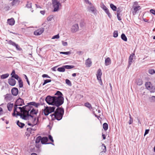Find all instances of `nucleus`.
Here are the masks:
<instances>
[{
	"instance_id": "nucleus-1",
	"label": "nucleus",
	"mask_w": 155,
	"mask_h": 155,
	"mask_svg": "<svg viewBox=\"0 0 155 155\" xmlns=\"http://www.w3.org/2000/svg\"><path fill=\"white\" fill-rule=\"evenodd\" d=\"M64 100L63 97H57L48 95L45 98V101L48 104L58 108L63 103Z\"/></svg>"
},
{
	"instance_id": "nucleus-2",
	"label": "nucleus",
	"mask_w": 155,
	"mask_h": 155,
	"mask_svg": "<svg viewBox=\"0 0 155 155\" xmlns=\"http://www.w3.org/2000/svg\"><path fill=\"white\" fill-rule=\"evenodd\" d=\"M64 113V110L62 107H58L56 109L54 114L50 115L51 117L54 118L58 120H61L62 118Z\"/></svg>"
},
{
	"instance_id": "nucleus-3",
	"label": "nucleus",
	"mask_w": 155,
	"mask_h": 155,
	"mask_svg": "<svg viewBox=\"0 0 155 155\" xmlns=\"http://www.w3.org/2000/svg\"><path fill=\"white\" fill-rule=\"evenodd\" d=\"M56 107L54 106L52 107H46L44 110V114L45 115L47 116L49 114L55 111Z\"/></svg>"
},
{
	"instance_id": "nucleus-4",
	"label": "nucleus",
	"mask_w": 155,
	"mask_h": 155,
	"mask_svg": "<svg viewBox=\"0 0 155 155\" xmlns=\"http://www.w3.org/2000/svg\"><path fill=\"white\" fill-rule=\"evenodd\" d=\"M87 11L91 12L94 15H97V10L93 4L88 6L87 7Z\"/></svg>"
},
{
	"instance_id": "nucleus-5",
	"label": "nucleus",
	"mask_w": 155,
	"mask_h": 155,
	"mask_svg": "<svg viewBox=\"0 0 155 155\" xmlns=\"http://www.w3.org/2000/svg\"><path fill=\"white\" fill-rule=\"evenodd\" d=\"M52 5L54 8L53 11L57 12L58 10L59 6H61V5L57 0H52Z\"/></svg>"
},
{
	"instance_id": "nucleus-6",
	"label": "nucleus",
	"mask_w": 155,
	"mask_h": 155,
	"mask_svg": "<svg viewBox=\"0 0 155 155\" xmlns=\"http://www.w3.org/2000/svg\"><path fill=\"white\" fill-rule=\"evenodd\" d=\"M30 116V114H29V113H26L24 111L22 113L20 117L23 119L27 120L29 119Z\"/></svg>"
},
{
	"instance_id": "nucleus-7",
	"label": "nucleus",
	"mask_w": 155,
	"mask_h": 155,
	"mask_svg": "<svg viewBox=\"0 0 155 155\" xmlns=\"http://www.w3.org/2000/svg\"><path fill=\"white\" fill-rule=\"evenodd\" d=\"M36 118L34 117V116L31 115L30 114V117H29V119L28 120H31V121H30V122L32 123L33 124L36 123V125L38 122V118H37V121H36Z\"/></svg>"
},
{
	"instance_id": "nucleus-8",
	"label": "nucleus",
	"mask_w": 155,
	"mask_h": 155,
	"mask_svg": "<svg viewBox=\"0 0 155 155\" xmlns=\"http://www.w3.org/2000/svg\"><path fill=\"white\" fill-rule=\"evenodd\" d=\"M79 30V26L78 24H76L73 25L71 28V31L72 33H75Z\"/></svg>"
},
{
	"instance_id": "nucleus-9",
	"label": "nucleus",
	"mask_w": 155,
	"mask_h": 155,
	"mask_svg": "<svg viewBox=\"0 0 155 155\" xmlns=\"http://www.w3.org/2000/svg\"><path fill=\"white\" fill-rule=\"evenodd\" d=\"M44 31V28H40L36 30L34 32V34L36 35H41Z\"/></svg>"
},
{
	"instance_id": "nucleus-10",
	"label": "nucleus",
	"mask_w": 155,
	"mask_h": 155,
	"mask_svg": "<svg viewBox=\"0 0 155 155\" xmlns=\"http://www.w3.org/2000/svg\"><path fill=\"white\" fill-rule=\"evenodd\" d=\"M4 96L5 100L7 102L11 101L13 99V97L11 94H7Z\"/></svg>"
},
{
	"instance_id": "nucleus-11",
	"label": "nucleus",
	"mask_w": 155,
	"mask_h": 155,
	"mask_svg": "<svg viewBox=\"0 0 155 155\" xmlns=\"http://www.w3.org/2000/svg\"><path fill=\"white\" fill-rule=\"evenodd\" d=\"M15 104L18 106H21L25 104L23 100L20 98L17 100Z\"/></svg>"
},
{
	"instance_id": "nucleus-12",
	"label": "nucleus",
	"mask_w": 155,
	"mask_h": 155,
	"mask_svg": "<svg viewBox=\"0 0 155 155\" xmlns=\"http://www.w3.org/2000/svg\"><path fill=\"white\" fill-rule=\"evenodd\" d=\"M48 138L47 137H41V143L42 144H51L53 145H54V144L52 143H47L48 141Z\"/></svg>"
},
{
	"instance_id": "nucleus-13",
	"label": "nucleus",
	"mask_w": 155,
	"mask_h": 155,
	"mask_svg": "<svg viewBox=\"0 0 155 155\" xmlns=\"http://www.w3.org/2000/svg\"><path fill=\"white\" fill-rule=\"evenodd\" d=\"M134 55H135V54L133 53L130 55L129 57L128 64V68L130 66L131 63L133 62V58Z\"/></svg>"
},
{
	"instance_id": "nucleus-14",
	"label": "nucleus",
	"mask_w": 155,
	"mask_h": 155,
	"mask_svg": "<svg viewBox=\"0 0 155 155\" xmlns=\"http://www.w3.org/2000/svg\"><path fill=\"white\" fill-rule=\"evenodd\" d=\"M145 87L147 89L149 90L150 91H152V87L150 82H147L145 84Z\"/></svg>"
},
{
	"instance_id": "nucleus-15",
	"label": "nucleus",
	"mask_w": 155,
	"mask_h": 155,
	"mask_svg": "<svg viewBox=\"0 0 155 155\" xmlns=\"http://www.w3.org/2000/svg\"><path fill=\"white\" fill-rule=\"evenodd\" d=\"M18 89L16 87H14L12 89L11 92L12 95L14 96H17L18 94Z\"/></svg>"
},
{
	"instance_id": "nucleus-16",
	"label": "nucleus",
	"mask_w": 155,
	"mask_h": 155,
	"mask_svg": "<svg viewBox=\"0 0 155 155\" xmlns=\"http://www.w3.org/2000/svg\"><path fill=\"white\" fill-rule=\"evenodd\" d=\"M16 81L13 78H9L8 80V83L9 85L12 86H14L16 84Z\"/></svg>"
},
{
	"instance_id": "nucleus-17",
	"label": "nucleus",
	"mask_w": 155,
	"mask_h": 155,
	"mask_svg": "<svg viewBox=\"0 0 155 155\" xmlns=\"http://www.w3.org/2000/svg\"><path fill=\"white\" fill-rule=\"evenodd\" d=\"M102 75V72L101 69H99L97 71L96 74L97 79H100L101 78V76Z\"/></svg>"
},
{
	"instance_id": "nucleus-18",
	"label": "nucleus",
	"mask_w": 155,
	"mask_h": 155,
	"mask_svg": "<svg viewBox=\"0 0 155 155\" xmlns=\"http://www.w3.org/2000/svg\"><path fill=\"white\" fill-rule=\"evenodd\" d=\"M91 64L92 61L91 59L88 58L86 60L85 64L87 67H90L91 65Z\"/></svg>"
},
{
	"instance_id": "nucleus-19",
	"label": "nucleus",
	"mask_w": 155,
	"mask_h": 155,
	"mask_svg": "<svg viewBox=\"0 0 155 155\" xmlns=\"http://www.w3.org/2000/svg\"><path fill=\"white\" fill-rule=\"evenodd\" d=\"M29 105L25 106L22 107L23 109L24 110V111L26 113H29L30 109V107L29 106Z\"/></svg>"
},
{
	"instance_id": "nucleus-20",
	"label": "nucleus",
	"mask_w": 155,
	"mask_h": 155,
	"mask_svg": "<svg viewBox=\"0 0 155 155\" xmlns=\"http://www.w3.org/2000/svg\"><path fill=\"white\" fill-rule=\"evenodd\" d=\"M28 104L34 106L36 107H38L40 105V103H36L35 102H30L28 103Z\"/></svg>"
},
{
	"instance_id": "nucleus-21",
	"label": "nucleus",
	"mask_w": 155,
	"mask_h": 155,
	"mask_svg": "<svg viewBox=\"0 0 155 155\" xmlns=\"http://www.w3.org/2000/svg\"><path fill=\"white\" fill-rule=\"evenodd\" d=\"M111 63V60L110 58L107 57L105 60V64L106 66L110 65Z\"/></svg>"
},
{
	"instance_id": "nucleus-22",
	"label": "nucleus",
	"mask_w": 155,
	"mask_h": 155,
	"mask_svg": "<svg viewBox=\"0 0 155 155\" xmlns=\"http://www.w3.org/2000/svg\"><path fill=\"white\" fill-rule=\"evenodd\" d=\"M8 23L11 25H13L15 23V21L14 19L13 18L9 19L8 20Z\"/></svg>"
},
{
	"instance_id": "nucleus-23",
	"label": "nucleus",
	"mask_w": 155,
	"mask_h": 155,
	"mask_svg": "<svg viewBox=\"0 0 155 155\" xmlns=\"http://www.w3.org/2000/svg\"><path fill=\"white\" fill-rule=\"evenodd\" d=\"M13 106V104L8 103L7 104V108L8 109V110L9 111H11L12 109Z\"/></svg>"
},
{
	"instance_id": "nucleus-24",
	"label": "nucleus",
	"mask_w": 155,
	"mask_h": 155,
	"mask_svg": "<svg viewBox=\"0 0 155 155\" xmlns=\"http://www.w3.org/2000/svg\"><path fill=\"white\" fill-rule=\"evenodd\" d=\"M18 106L15 104L14 108V112L12 114V115L13 116H15L16 115L15 112L17 111V108H18V107H17Z\"/></svg>"
},
{
	"instance_id": "nucleus-25",
	"label": "nucleus",
	"mask_w": 155,
	"mask_h": 155,
	"mask_svg": "<svg viewBox=\"0 0 155 155\" xmlns=\"http://www.w3.org/2000/svg\"><path fill=\"white\" fill-rule=\"evenodd\" d=\"M17 125L20 128H22L25 126V124L20 122L19 120H18L17 122Z\"/></svg>"
},
{
	"instance_id": "nucleus-26",
	"label": "nucleus",
	"mask_w": 155,
	"mask_h": 155,
	"mask_svg": "<svg viewBox=\"0 0 155 155\" xmlns=\"http://www.w3.org/2000/svg\"><path fill=\"white\" fill-rule=\"evenodd\" d=\"M38 112V110H36L35 109L33 108L31 111L30 114H31V115L32 114H36Z\"/></svg>"
},
{
	"instance_id": "nucleus-27",
	"label": "nucleus",
	"mask_w": 155,
	"mask_h": 155,
	"mask_svg": "<svg viewBox=\"0 0 155 155\" xmlns=\"http://www.w3.org/2000/svg\"><path fill=\"white\" fill-rule=\"evenodd\" d=\"M57 70L59 72H64L65 71V68H64V66H63L61 67H60L57 69Z\"/></svg>"
},
{
	"instance_id": "nucleus-28",
	"label": "nucleus",
	"mask_w": 155,
	"mask_h": 155,
	"mask_svg": "<svg viewBox=\"0 0 155 155\" xmlns=\"http://www.w3.org/2000/svg\"><path fill=\"white\" fill-rule=\"evenodd\" d=\"M121 39L124 41H127V38L124 34L122 33L121 34Z\"/></svg>"
},
{
	"instance_id": "nucleus-29",
	"label": "nucleus",
	"mask_w": 155,
	"mask_h": 155,
	"mask_svg": "<svg viewBox=\"0 0 155 155\" xmlns=\"http://www.w3.org/2000/svg\"><path fill=\"white\" fill-rule=\"evenodd\" d=\"M84 106L88 108L90 110L92 109L91 104L89 102H86L84 104Z\"/></svg>"
},
{
	"instance_id": "nucleus-30",
	"label": "nucleus",
	"mask_w": 155,
	"mask_h": 155,
	"mask_svg": "<svg viewBox=\"0 0 155 155\" xmlns=\"http://www.w3.org/2000/svg\"><path fill=\"white\" fill-rule=\"evenodd\" d=\"M137 85L140 86L143 84V81L141 79H139L137 80Z\"/></svg>"
},
{
	"instance_id": "nucleus-31",
	"label": "nucleus",
	"mask_w": 155,
	"mask_h": 155,
	"mask_svg": "<svg viewBox=\"0 0 155 155\" xmlns=\"http://www.w3.org/2000/svg\"><path fill=\"white\" fill-rule=\"evenodd\" d=\"M18 84H19V86L20 88H21L23 87V82L22 80L21 79L19 80L18 81Z\"/></svg>"
},
{
	"instance_id": "nucleus-32",
	"label": "nucleus",
	"mask_w": 155,
	"mask_h": 155,
	"mask_svg": "<svg viewBox=\"0 0 155 155\" xmlns=\"http://www.w3.org/2000/svg\"><path fill=\"white\" fill-rule=\"evenodd\" d=\"M110 8L114 11H116L117 9V8L113 4H110Z\"/></svg>"
},
{
	"instance_id": "nucleus-33",
	"label": "nucleus",
	"mask_w": 155,
	"mask_h": 155,
	"mask_svg": "<svg viewBox=\"0 0 155 155\" xmlns=\"http://www.w3.org/2000/svg\"><path fill=\"white\" fill-rule=\"evenodd\" d=\"M64 68L65 69H71L74 68V66L73 65H64Z\"/></svg>"
},
{
	"instance_id": "nucleus-34",
	"label": "nucleus",
	"mask_w": 155,
	"mask_h": 155,
	"mask_svg": "<svg viewBox=\"0 0 155 155\" xmlns=\"http://www.w3.org/2000/svg\"><path fill=\"white\" fill-rule=\"evenodd\" d=\"M103 128L104 130L106 131L107 130L108 128V124L106 123H105L103 124Z\"/></svg>"
},
{
	"instance_id": "nucleus-35",
	"label": "nucleus",
	"mask_w": 155,
	"mask_h": 155,
	"mask_svg": "<svg viewBox=\"0 0 155 155\" xmlns=\"http://www.w3.org/2000/svg\"><path fill=\"white\" fill-rule=\"evenodd\" d=\"M41 137L40 136L36 138L35 143H39L40 141H41Z\"/></svg>"
},
{
	"instance_id": "nucleus-36",
	"label": "nucleus",
	"mask_w": 155,
	"mask_h": 155,
	"mask_svg": "<svg viewBox=\"0 0 155 155\" xmlns=\"http://www.w3.org/2000/svg\"><path fill=\"white\" fill-rule=\"evenodd\" d=\"M9 76V74H3L1 76V78L2 79H5L8 78Z\"/></svg>"
},
{
	"instance_id": "nucleus-37",
	"label": "nucleus",
	"mask_w": 155,
	"mask_h": 155,
	"mask_svg": "<svg viewBox=\"0 0 155 155\" xmlns=\"http://www.w3.org/2000/svg\"><path fill=\"white\" fill-rule=\"evenodd\" d=\"M120 11L119 10H117V17L119 21H120L121 20V18L120 17Z\"/></svg>"
},
{
	"instance_id": "nucleus-38",
	"label": "nucleus",
	"mask_w": 155,
	"mask_h": 155,
	"mask_svg": "<svg viewBox=\"0 0 155 155\" xmlns=\"http://www.w3.org/2000/svg\"><path fill=\"white\" fill-rule=\"evenodd\" d=\"M141 9V7L140 6L135 7L134 8V10L135 12H136L138 11Z\"/></svg>"
},
{
	"instance_id": "nucleus-39",
	"label": "nucleus",
	"mask_w": 155,
	"mask_h": 155,
	"mask_svg": "<svg viewBox=\"0 0 155 155\" xmlns=\"http://www.w3.org/2000/svg\"><path fill=\"white\" fill-rule=\"evenodd\" d=\"M12 78H14L15 79H16L18 81L21 79V78L19 77L18 76L17 74H15L14 75H12Z\"/></svg>"
},
{
	"instance_id": "nucleus-40",
	"label": "nucleus",
	"mask_w": 155,
	"mask_h": 155,
	"mask_svg": "<svg viewBox=\"0 0 155 155\" xmlns=\"http://www.w3.org/2000/svg\"><path fill=\"white\" fill-rule=\"evenodd\" d=\"M55 95H58V96L57 97H62V96L63 95L61 92L59 91H58L55 94Z\"/></svg>"
},
{
	"instance_id": "nucleus-41",
	"label": "nucleus",
	"mask_w": 155,
	"mask_h": 155,
	"mask_svg": "<svg viewBox=\"0 0 155 155\" xmlns=\"http://www.w3.org/2000/svg\"><path fill=\"white\" fill-rule=\"evenodd\" d=\"M8 43L10 45H11L14 46H15V45H16V43H15V42H13L11 40H9L8 41Z\"/></svg>"
},
{
	"instance_id": "nucleus-42",
	"label": "nucleus",
	"mask_w": 155,
	"mask_h": 155,
	"mask_svg": "<svg viewBox=\"0 0 155 155\" xmlns=\"http://www.w3.org/2000/svg\"><path fill=\"white\" fill-rule=\"evenodd\" d=\"M113 36L114 38H117L118 36V32L117 31H115L113 32Z\"/></svg>"
},
{
	"instance_id": "nucleus-43",
	"label": "nucleus",
	"mask_w": 155,
	"mask_h": 155,
	"mask_svg": "<svg viewBox=\"0 0 155 155\" xmlns=\"http://www.w3.org/2000/svg\"><path fill=\"white\" fill-rule=\"evenodd\" d=\"M101 8H102L104 11L108 9L103 4H101Z\"/></svg>"
},
{
	"instance_id": "nucleus-44",
	"label": "nucleus",
	"mask_w": 155,
	"mask_h": 155,
	"mask_svg": "<svg viewBox=\"0 0 155 155\" xmlns=\"http://www.w3.org/2000/svg\"><path fill=\"white\" fill-rule=\"evenodd\" d=\"M12 5L13 6L16 5L18 3V0H12Z\"/></svg>"
},
{
	"instance_id": "nucleus-45",
	"label": "nucleus",
	"mask_w": 155,
	"mask_h": 155,
	"mask_svg": "<svg viewBox=\"0 0 155 155\" xmlns=\"http://www.w3.org/2000/svg\"><path fill=\"white\" fill-rule=\"evenodd\" d=\"M105 12H106V13L107 14V15H108V16L110 18H111L112 16H111V15L110 13V12L109 11V10L108 9L107 10H106V11H105Z\"/></svg>"
},
{
	"instance_id": "nucleus-46",
	"label": "nucleus",
	"mask_w": 155,
	"mask_h": 155,
	"mask_svg": "<svg viewBox=\"0 0 155 155\" xmlns=\"http://www.w3.org/2000/svg\"><path fill=\"white\" fill-rule=\"evenodd\" d=\"M14 46L16 47V49L18 51H21L22 50V48H20L18 45L17 44H16V45Z\"/></svg>"
},
{
	"instance_id": "nucleus-47",
	"label": "nucleus",
	"mask_w": 155,
	"mask_h": 155,
	"mask_svg": "<svg viewBox=\"0 0 155 155\" xmlns=\"http://www.w3.org/2000/svg\"><path fill=\"white\" fill-rule=\"evenodd\" d=\"M60 54L66 55H69L71 54V52L70 51L67 52H60Z\"/></svg>"
},
{
	"instance_id": "nucleus-48",
	"label": "nucleus",
	"mask_w": 155,
	"mask_h": 155,
	"mask_svg": "<svg viewBox=\"0 0 155 155\" xmlns=\"http://www.w3.org/2000/svg\"><path fill=\"white\" fill-rule=\"evenodd\" d=\"M149 73L151 74H153L155 73V71L153 69H150L149 70Z\"/></svg>"
},
{
	"instance_id": "nucleus-49",
	"label": "nucleus",
	"mask_w": 155,
	"mask_h": 155,
	"mask_svg": "<svg viewBox=\"0 0 155 155\" xmlns=\"http://www.w3.org/2000/svg\"><path fill=\"white\" fill-rule=\"evenodd\" d=\"M65 82L69 86H71V82L69 80L66 79L65 80Z\"/></svg>"
},
{
	"instance_id": "nucleus-50",
	"label": "nucleus",
	"mask_w": 155,
	"mask_h": 155,
	"mask_svg": "<svg viewBox=\"0 0 155 155\" xmlns=\"http://www.w3.org/2000/svg\"><path fill=\"white\" fill-rule=\"evenodd\" d=\"M51 81V80L50 79H46V80H44V82L42 84V85L43 86L45 85L46 84L50 82Z\"/></svg>"
},
{
	"instance_id": "nucleus-51",
	"label": "nucleus",
	"mask_w": 155,
	"mask_h": 155,
	"mask_svg": "<svg viewBox=\"0 0 155 155\" xmlns=\"http://www.w3.org/2000/svg\"><path fill=\"white\" fill-rule=\"evenodd\" d=\"M102 148L103 150V152H105L106 151V147L105 144H102Z\"/></svg>"
},
{
	"instance_id": "nucleus-52",
	"label": "nucleus",
	"mask_w": 155,
	"mask_h": 155,
	"mask_svg": "<svg viewBox=\"0 0 155 155\" xmlns=\"http://www.w3.org/2000/svg\"><path fill=\"white\" fill-rule=\"evenodd\" d=\"M150 101L151 102H155V96H152L150 98Z\"/></svg>"
},
{
	"instance_id": "nucleus-53",
	"label": "nucleus",
	"mask_w": 155,
	"mask_h": 155,
	"mask_svg": "<svg viewBox=\"0 0 155 155\" xmlns=\"http://www.w3.org/2000/svg\"><path fill=\"white\" fill-rule=\"evenodd\" d=\"M24 76L25 79L26 80V81L27 82L28 84V85H30V84L29 81L28 80V78L27 77V76L25 74H24Z\"/></svg>"
},
{
	"instance_id": "nucleus-54",
	"label": "nucleus",
	"mask_w": 155,
	"mask_h": 155,
	"mask_svg": "<svg viewBox=\"0 0 155 155\" xmlns=\"http://www.w3.org/2000/svg\"><path fill=\"white\" fill-rule=\"evenodd\" d=\"M35 129H33L31 127L28 128H27V131L29 132L31 134V131L32 130H35Z\"/></svg>"
},
{
	"instance_id": "nucleus-55",
	"label": "nucleus",
	"mask_w": 155,
	"mask_h": 155,
	"mask_svg": "<svg viewBox=\"0 0 155 155\" xmlns=\"http://www.w3.org/2000/svg\"><path fill=\"white\" fill-rule=\"evenodd\" d=\"M59 38V34L57 35H56L54 36L52 38V39H58Z\"/></svg>"
},
{
	"instance_id": "nucleus-56",
	"label": "nucleus",
	"mask_w": 155,
	"mask_h": 155,
	"mask_svg": "<svg viewBox=\"0 0 155 155\" xmlns=\"http://www.w3.org/2000/svg\"><path fill=\"white\" fill-rule=\"evenodd\" d=\"M30 123L31 122H30L29 121H28V125L30 126L31 127H33L36 125V123L34 124H31Z\"/></svg>"
},
{
	"instance_id": "nucleus-57",
	"label": "nucleus",
	"mask_w": 155,
	"mask_h": 155,
	"mask_svg": "<svg viewBox=\"0 0 155 155\" xmlns=\"http://www.w3.org/2000/svg\"><path fill=\"white\" fill-rule=\"evenodd\" d=\"M53 18V17L52 16H50L48 17L47 18V20L48 21H51L52 20V18Z\"/></svg>"
},
{
	"instance_id": "nucleus-58",
	"label": "nucleus",
	"mask_w": 155,
	"mask_h": 155,
	"mask_svg": "<svg viewBox=\"0 0 155 155\" xmlns=\"http://www.w3.org/2000/svg\"><path fill=\"white\" fill-rule=\"evenodd\" d=\"M48 138L52 142H54V140L53 139V137L51 135H49Z\"/></svg>"
},
{
	"instance_id": "nucleus-59",
	"label": "nucleus",
	"mask_w": 155,
	"mask_h": 155,
	"mask_svg": "<svg viewBox=\"0 0 155 155\" xmlns=\"http://www.w3.org/2000/svg\"><path fill=\"white\" fill-rule=\"evenodd\" d=\"M62 43L64 46H66L68 45L67 42H64L63 41H62Z\"/></svg>"
},
{
	"instance_id": "nucleus-60",
	"label": "nucleus",
	"mask_w": 155,
	"mask_h": 155,
	"mask_svg": "<svg viewBox=\"0 0 155 155\" xmlns=\"http://www.w3.org/2000/svg\"><path fill=\"white\" fill-rule=\"evenodd\" d=\"M77 53L79 55H82L83 54V52L81 51H77Z\"/></svg>"
},
{
	"instance_id": "nucleus-61",
	"label": "nucleus",
	"mask_w": 155,
	"mask_h": 155,
	"mask_svg": "<svg viewBox=\"0 0 155 155\" xmlns=\"http://www.w3.org/2000/svg\"><path fill=\"white\" fill-rule=\"evenodd\" d=\"M133 122V119L132 118H130V120L128 122L129 124H130L132 123Z\"/></svg>"
},
{
	"instance_id": "nucleus-62",
	"label": "nucleus",
	"mask_w": 155,
	"mask_h": 155,
	"mask_svg": "<svg viewBox=\"0 0 155 155\" xmlns=\"http://www.w3.org/2000/svg\"><path fill=\"white\" fill-rule=\"evenodd\" d=\"M149 129H147L145 131V132L144 134V136H145L147 134H148L149 131Z\"/></svg>"
},
{
	"instance_id": "nucleus-63",
	"label": "nucleus",
	"mask_w": 155,
	"mask_h": 155,
	"mask_svg": "<svg viewBox=\"0 0 155 155\" xmlns=\"http://www.w3.org/2000/svg\"><path fill=\"white\" fill-rule=\"evenodd\" d=\"M42 77L43 78H50V76H49L48 75L46 74H44L42 75Z\"/></svg>"
},
{
	"instance_id": "nucleus-64",
	"label": "nucleus",
	"mask_w": 155,
	"mask_h": 155,
	"mask_svg": "<svg viewBox=\"0 0 155 155\" xmlns=\"http://www.w3.org/2000/svg\"><path fill=\"white\" fill-rule=\"evenodd\" d=\"M150 12L153 15H155V10L151 9L150 10Z\"/></svg>"
}]
</instances>
